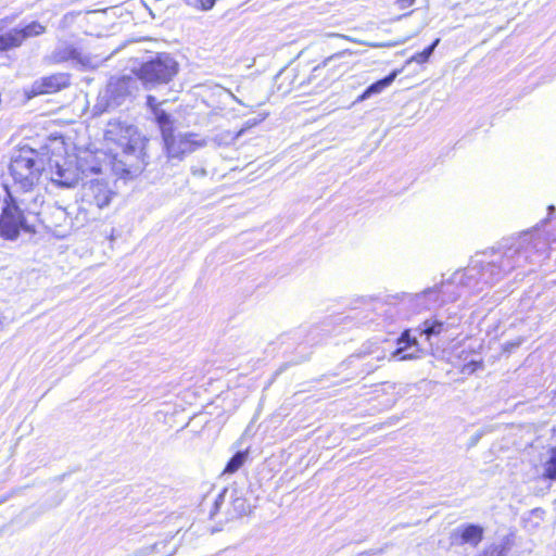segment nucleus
Masks as SVG:
<instances>
[{"label":"nucleus","mask_w":556,"mask_h":556,"mask_svg":"<svg viewBox=\"0 0 556 556\" xmlns=\"http://www.w3.org/2000/svg\"><path fill=\"white\" fill-rule=\"evenodd\" d=\"M147 104L153 111V113H155V109H159L160 102L154 96H148Z\"/></svg>","instance_id":"nucleus-33"},{"label":"nucleus","mask_w":556,"mask_h":556,"mask_svg":"<svg viewBox=\"0 0 556 556\" xmlns=\"http://www.w3.org/2000/svg\"><path fill=\"white\" fill-rule=\"evenodd\" d=\"M329 36H331V37H340V38H343L345 40H349V41H352V42H355V43H359V45H366V46H369V47H372V48H378V47H395L399 43L403 42V41H401V42H389V43H368V42L361 41V40H357V39L352 38L350 36L341 35V34H330Z\"/></svg>","instance_id":"nucleus-27"},{"label":"nucleus","mask_w":556,"mask_h":556,"mask_svg":"<svg viewBox=\"0 0 556 556\" xmlns=\"http://www.w3.org/2000/svg\"><path fill=\"white\" fill-rule=\"evenodd\" d=\"M440 42V39H435L428 48H426L424 51L419 52V53H416L414 54L408 61L407 63H413V62H416V63H419V64H422V63H426L429 58L432 55L435 47L439 45Z\"/></svg>","instance_id":"nucleus-24"},{"label":"nucleus","mask_w":556,"mask_h":556,"mask_svg":"<svg viewBox=\"0 0 556 556\" xmlns=\"http://www.w3.org/2000/svg\"><path fill=\"white\" fill-rule=\"evenodd\" d=\"M70 61L84 68H92L96 66L90 55L84 54L76 47L67 42L60 43L49 55L43 58V62L49 65Z\"/></svg>","instance_id":"nucleus-8"},{"label":"nucleus","mask_w":556,"mask_h":556,"mask_svg":"<svg viewBox=\"0 0 556 556\" xmlns=\"http://www.w3.org/2000/svg\"><path fill=\"white\" fill-rule=\"evenodd\" d=\"M188 3L203 11H207L214 7L215 0H189Z\"/></svg>","instance_id":"nucleus-31"},{"label":"nucleus","mask_w":556,"mask_h":556,"mask_svg":"<svg viewBox=\"0 0 556 556\" xmlns=\"http://www.w3.org/2000/svg\"><path fill=\"white\" fill-rule=\"evenodd\" d=\"M401 73V70H395L392 73H390L384 78L371 84L357 99V101H364L371 97L372 94L380 93L382 90H384L387 87H389L396 76Z\"/></svg>","instance_id":"nucleus-14"},{"label":"nucleus","mask_w":556,"mask_h":556,"mask_svg":"<svg viewBox=\"0 0 556 556\" xmlns=\"http://www.w3.org/2000/svg\"><path fill=\"white\" fill-rule=\"evenodd\" d=\"M480 435H477L476 438H473V443H476L478 440H479Z\"/></svg>","instance_id":"nucleus-40"},{"label":"nucleus","mask_w":556,"mask_h":556,"mask_svg":"<svg viewBox=\"0 0 556 556\" xmlns=\"http://www.w3.org/2000/svg\"><path fill=\"white\" fill-rule=\"evenodd\" d=\"M235 508L239 511V514H242L244 511V500L242 498H236L233 501Z\"/></svg>","instance_id":"nucleus-36"},{"label":"nucleus","mask_w":556,"mask_h":556,"mask_svg":"<svg viewBox=\"0 0 556 556\" xmlns=\"http://www.w3.org/2000/svg\"><path fill=\"white\" fill-rule=\"evenodd\" d=\"M22 229L27 232L30 231L23 212L11 199V202L5 204L0 215V236L5 240H15Z\"/></svg>","instance_id":"nucleus-7"},{"label":"nucleus","mask_w":556,"mask_h":556,"mask_svg":"<svg viewBox=\"0 0 556 556\" xmlns=\"http://www.w3.org/2000/svg\"><path fill=\"white\" fill-rule=\"evenodd\" d=\"M496 268L495 264H488L486 268L483 269L482 276H485L488 271L492 275Z\"/></svg>","instance_id":"nucleus-37"},{"label":"nucleus","mask_w":556,"mask_h":556,"mask_svg":"<svg viewBox=\"0 0 556 556\" xmlns=\"http://www.w3.org/2000/svg\"><path fill=\"white\" fill-rule=\"evenodd\" d=\"M227 495V489H224L215 498L213 509L210 511L211 518H213L220 509V506L224 504Z\"/></svg>","instance_id":"nucleus-30"},{"label":"nucleus","mask_w":556,"mask_h":556,"mask_svg":"<svg viewBox=\"0 0 556 556\" xmlns=\"http://www.w3.org/2000/svg\"><path fill=\"white\" fill-rule=\"evenodd\" d=\"M51 181L63 188H72L78 182V174L71 167H63L59 163L51 166Z\"/></svg>","instance_id":"nucleus-12"},{"label":"nucleus","mask_w":556,"mask_h":556,"mask_svg":"<svg viewBox=\"0 0 556 556\" xmlns=\"http://www.w3.org/2000/svg\"><path fill=\"white\" fill-rule=\"evenodd\" d=\"M173 539V536H169L165 540L157 541L147 547L143 548L144 555H152V554H162V556H175L179 549V546H174L172 548H168L169 542Z\"/></svg>","instance_id":"nucleus-17"},{"label":"nucleus","mask_w":556,"mask_h":556,"mask_svg":"<svg viewBox=\"0 0 556 556\" xmlns=\"http://www.w3.org/2000/svg\"><path fill=\"white\" fill-rule=\"evenodd\" d=\"M440 291L437 288L427 289L424 292L416 294V300L421 308H431V306L439 302Z\"/></svg>","instance_id":"nucleus-21"},{"label":"nucleus","mask_w":556,"mask_h":556,"mask_svg":"<svg viewBox=\"0 0 556 556\" xmlns=\"http://www.w3.org/2000/svg\"><path fill=\"white\" fill-rule=\"evenodd\" d=\"M3 502H4V500H1V501H0V504H1V503H3Z\"/></svg>","instance_id":"nucleus-43"},{"label":"nucleus","mask_w":556,"mask_h":556,"mask_svg":"<svg viewBox=\"0 0 556 556\" xmlns=\"http://www.w3.org/2000/svg\"><path fill=\"white\" fill-rule=\"evenodd\" d=\"M513 545V538L510 535H505L500 542L492 543L485 547L481 556H507Z\"/></svg>","instance_id":"nucleus-16"},{"label":"nucleus","mask_w":556,"mask_h":556,"mask_svg":"<svg viewBox=\"0 0 556 556\" xmlns=\"http://www.w3.org/2000/svg\"><path fill=\"white\" fill-rule=\"evenodd\" d=\"M416 0H396V5L400 10H405L412 7Z\"/></svg>","instance_id":"nucleus-34"},{"label":"nucleus","mask_w":556,"mask_h":556,"mask_svg":"<svg viewBox=\"0 0 556 556\" xmlns=\"http://www.w3.org/2000/svg\"><path fill=\"white\" fill-rule=\"evenodd\" d=\"M484 530L479 525L468 523L455 528L450 535L452 545H471L473 547L483 539Z\"/></svg>","instance_id":"nucleus-10"},{"label":"nucleus","mask_w":556,"mask_h":556,"mask_svg":"<svg viewBox=\"0 0 556 556\" xmlns=\"http://www.w3.org/2000/svg\"><path fill=\"white\" fill-rule=\"evenodd\" d=\"M168 159L181 160L186 154L192 153L195 150L203 148L207 144L206 139L199 138L193 132H186L174 135L163 139Z\"/></svg>","instance_id":"nucleus-6"},{"label":"nucleus","mask_w":556,"mask_h":556,"mask_svg":"<svg viewBox=\"0 0 556 556\" xmlns=\"http://www.w3.org/2000/svg\"><path fill=\"white\" fill-rule=\"evenodd\" d=\"M42 169V161L34 150L20 151L10 163L11 176L23 191L30 190L38 182Z\"/></svg>","instance_id":"nucleus-5"},{"label":"nucleus","mask_w":556,"mask_h":556,"mask_svg":"<svg viewBox=\"0 0 556 556\" xmlns=\"http://www.w3.org/2000/svg\"><path fill=\"white\" fill-rule=\"evenodd\" d=\"M179 71L178 62L168 53L156 56L141 64L137 76L147 88L168 84Z\"/></svg>","instance_id":"nucleus-4"},{"label":"nucleus","mask_w":556,"mask_h":556,"mask_svg":"<svg viewBox=\"0 0 556 556\" xmlns=\"http://www.w3.org/2000/svg\"><path fill=\"white\" fill-rule=\"evenodd\" d=\"M104 139L113 153V168L116 172L131 174L143 168L146 140L136 127L111 122Z\"/></svg>","instance_id":"nucleus-1"},{"label":"nucleus","mask_w":556,"mask_h":556,"mask_svg":"<svg viewBox=\"0 0 556 556\" xmlns=\"http://www.w3.org/2000/svg\"><path fill=\"white\" fill-rule=\"evenodd\" d=\"M20 46L21 45L15 28L5 33L0 30V52L8 51Z\"/></svg>","instance_id":"nucleus-22"},{"label":"nucleus","mask_w":556,"mask_h":556,"mask_svg":"<svg viewBox=\"0 0 556 556\" xmlns=\"http://www.w3.org/2000/svg\"><path fill=\"white\" fill-rule=\"evenodd\" d=\"M248 453L247 452H237L230 460L227 463L224 472L233 473L236 472L247 460Z\"/></svg>","instance_id":"nucleus-23"},{"label":"nucleus","mask_w":556,"mask_h":556,"mask_svg":"<svg viewBox=\"0 0 556 556\" xmlns=\"http://www.w3.org/2000/svg\"><path fill=\"white\" fill-rule=\"evenodd\" d=\"M115 191L102 179H91L85 182L80 190V199L76 205L73 224L85 227L98 220L103 208L109 206L115 197Z\"/></svg>","instance_id":"nucleus-3"},{"label":"nucleus","mask_w":556,"mask_h":556,"mask_svg":"<svg viewBox=\"0 0 556 556\" xmlns=\"http://www.w3.org/2000/svg\"><path fill=\"white\" fill-rule=\"evenodd\" d=\"M233 99L238 102V103H241V100H238L235 96H232Z\"/></svg>","instance_id":"nucleus-41"},{"label":"nucleus","mask_w":556,"mask_h":556,"mask_svg":"<svg viewBox=\"0 0 556 556\" xmlns=\"http://www.w3.org/2000/svg\"><path fill=\"white\" fill-rule=\"evenodd\" d=\"M239 138H240V136H237V132H232L230 130H225V131L217 134L214 137V141L218 146H223V144L228 146V144H232Z\"/></svg>","instance_id":"nucleus-26"},{"label":"nucleus","mask_w":556,"mask_h":556,"mask_svg":"<svg viewBox=\"0 0 556 556\" xmlns=\"http://www.w3.org/2000/svg\"><path fill=\"white\" fill-rule=\"evenodd\" d=\"M75 213L76 206L71 208L54 206L48 217L49 226L52 227L54 232L60 237L66 236L70 230L80 229L81 227H76L73 224Z\"/></svg>","instance_id":"nucleus-9"},{"label":"nucleus","mask_w":556,"mask_h":556,"mask_svg":"<svg viewBox=\"0 0 556 556\" xmlns=\"http://www.w3.org/2000/svg\"><path fill=\"white\" fill-rule=\"evenodd\" d=\"M20 45L31 37L39 36L46 31V27L38 22H31L23 28H15Z\"/></svg>","instance_id":"nucleus-18"},{"label":"nucleus","mask_w":556,"mask_h":556,"mask_svg":"<svg viewBox=\"0 0 556 556\" xmlns=\"http://www.w3.org/2000/svg\"><path fill=\"white\" fill-rule=\"evenodd\" d=\"M70 85V74L67 73H56L50 76L42 77L37 79L33 84V92L35 94L40 93H53L63 88H66Z\"/></svg>","instance_id":"nucleus-11"},{"label":"nucleus","mask_w":556,"mask_h":556,"mask_svg":"<svg viewBox=\"0 0 556 556\" xmlns=\"http://www.w3.org/2000/svg\"><path fill=\"white\" fill-rule=\"evenodd\" d=\"M154 117L161 129L162 138L165 139L174 132L173 121L170 115L161 109H155Z\"/></svg>","instance_id":"nucleus-19"},{"label":"nucleus","mask_w":556,"mask_h":556,"mask_svg":"<svg viewBox=\"0 0 556 556\" xmlns=\"http://www.w3.org/2000/svg\"><path fill=\"white\" fill-rule=\"evenodd\" d=\"M266 114H260L258 117H255V118H251V119H248L243 126L237 131V136H243V134L249 130L250 128L258 125L260 123H262L265 118H266Z\"/></svg>","instance_id":"nucleus-28"},{"label":"nucleus","mask_w":556,"mask_h":556,"mask_svg":"<svg viewBox=\"0 0 556 556\" xmlns=\"http://www.w3.org/2000/svg\"><path fill=\"white\" fill-rule=\"evenodd\" d=\"M447 329L448 326L443 321L438 319H427L422 323L421 333L426 334L427 339H429L432 336H439Z\"/></svg>","instance_id":"nucleus-20"},{"label":"nucleus","mask_w":556,"mask_h":556,"mask_svg":"<svg viewBox=\"0 0 556 556\" xmlns=\"http://www.w3.org/2000/svg\"><path fill=\"white\" fill-rule=\"evenodd\" d=\"M339 55L337 58H339L341 54H344V51H341V53H338Z\"/></svg>","instance_id":"nucleus-42"},{"label":"nucleus","mask_w":556,"mask_h":556,"mask_svg":"<svg viewBox=\"0 0 556 556\" xmlns=\"http://www.w3.org/2000/svg\"><path fill=\"white\" fill-rule=\"evenodd\" d=\"M547 254V242L538 232H523L507 245L498 265V273H508L525 264L540 263Z\"/></svg>","instance_id":"nucleus-2"},{"label":"nucleus","mask_w":556,"mask_h":556,"mask_svg":"<svg viewBox=\"0 0 556 556\" xmlns=\"http://www.w3.org/2000/svg\"><path fill=\"white\" fill-rule=\"evenodd\" d=\"M338 55L339 54H333V55L327 58L321 64L315 66L312 72V76L309 77V81H312L313 78L320 76L321 73L324 72V70L329 65V63L332 60L337 59Z\"/></svg>","instance_id":"nucleus-29"},{"label":"nucleus","mask_w":556,"mask_h":556,"mask_svg":"<svg viewBox=\"0 0 556 556\" xmlns=\"http://www.w3.org/2000/svg\"><path fill=\"white\" fill-rule=\"evenodd\" d=\"M406 343L405 346L399 348L394 351L393 356L401 361L414 359L419 357L418 343L415 338H410L408 331H405L399 340V343Z\"/></svg>","instance_id":"nucleus-13"},{"label":"nucleus","mask_w":556,"mask_h":556,"mask_svg":"<svg viewBox=\"0 0 556 556\" xmlns=\"http://www.w3.org/2000/svg\"><path fill=\"white\" fill-rule=\"evenodd\" d=\"M191 173L195 177H205L207 175V172L204 167H192Z\"/></svg>","instance_id":"nucleus-35"},{"label":"nucleus","mask_w":556,"mask_h":556,"mask_svg":"<svg viewBox=\"0 0 556 556\" xmlns=\"http://www.w3.org/2000/svg\"><path fill=\"white\" fill-rule=\"evenodd\" d=\"M482 367V362L472 361L464 366V371L468 374L475 372L478 368Z\"/></svg>","instance_id":"nucleus-32"},{"label":"nucleus","mask_w":556,"mask_h":556,"mask_svg":"<svg viewBox=\"0 0 556 556\" xmlns=\"http://www.w3.org/2000/svg\"><path fill=\"white\" fill-rule=\"evenodd\" d=\"M518 345H519V343H507L505 345V350L510 351L511 349L517 348Z\"/></svg>","instance_id":"nucleus-38"},{"label":"nucleus","mask_w":556,"mask_h":556,"mask_svg":"<svg viewBox=\"0 0 556 556\" xmlns=\"http://www.w3.org/2000/svg\"><path fill=\"white\" fill-rule=\"evenodd\" d=\"M131 83L132 79L130 77H123L115 81H111L108 85V93L110 94V98L118 104L121 99L130 92L129 87Z\"/></svg>","instance_id":"nucleus-15"},{"label":"nucleus","mask_w":556,"mask_h":556,"mask_svg":"<svg viewBox=\"0 0 556 556\" xmlns=\"http://www.w3.org/2000/svg\"><path fill=\"white\" fill-rule=\"evenodd\" d=\"M548 211H549V213L553 212L554 211V205H549L548 206Z\"/></svg>","instance_id":"nucleus-39"},{"label":"nucleus","mask_w":556,"mask_h":556,"mask_svg":"<svg viewBox=\"0 0 556 556\" xmlns=\"http://www.w3.org/2000/svg\"><path fill=\"white\" fill-rule=\"evenodd\" d=\"M544 479L555 480L556 479V448H551L549 459L544 468Z\"/></svg>","instance_id":"nucleus-25"}]
</instances>
